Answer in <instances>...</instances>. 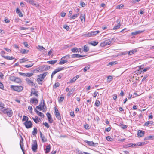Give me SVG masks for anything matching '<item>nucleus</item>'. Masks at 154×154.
<instances>
[{"label":"nucleus","instance_id":"51","mask_svg":"<svg viewBox=\"0 0 154 154\" xmlns=\"http://www.w3.org/2000/svg\"><path fill=\"white\" fill-rule=\"evenodd\" d=\"M36 109H39L40 111L42 110V109H43L42 108V106H41L38 105L36 107Z\"/></svg>","mask_w":154,"mask_h":154},{"label":"nucleus","instance_id":"37","mask_svg":"<svg viewBox=\"0 0 154 154\" xmlns=\"http://www.w3.org/2000/svg\"><path fill=\"white\" fill-rule=\"evenodd\" d=\"M29 119V118L28 117L25 116H23V118L22 119L23 121H28V120Z\"/></svg>","mask_w":154,"mask_h":154},{"label":"nucleus","instance_id":"1","mask_svg":"<svg viewBox=\"0 0 154 154\" xmlns=\"http://www.w3.org/2000/svg\"><path fill=\"white\" fill-rule=\"evenodd\" d=\"M1 110L2 112L3 113L6 114L9 117H11L12 116L13 112L11 109L10 108H5L1 109Z\"/></svg>","mask_w":154,"mask_h":154},{"label":"nucleus","instance_id":"35","mask_svg":"<svg viewBox=\"0 0 154 154\" xmlns=\"http://www.w3.org/2000/svg\"><path fill=\"white\" fill-rule=\"evenodd\" d=\"M77 17V14H76L74 15H73L72 16H71L70 18V20L75 19Z\"/></svg>","mask_w":154,"mask_h":154},{"label":"nucleus","instance_id":"28","mask_svg":"<svg viewBox=\"0 0 154 154\" xmlns=\"http://www.w3.org/2000/svg\"><path fill=\"white\" fill-rule=\"evenodd\" d=\"M38 132V130L37 128L36 127H34L33 128V130L32 132V134L33 135H36L37 134Z\"/></svg>","mask_w":154,"mask_h":154},{"label":"nucleus","instance_id":"36","mask_svg":"<svg viewBox=\"0 0 154 154\" xmlns=\"http://www.w3.org/2000/svg\"><path fill=\"white\" fill-rule=\"evenodd\" d=\"M98 42L96 41H93L92 42H91L90 43L92 45L95 46H96L97 45Z\"/></svg>","mask_w":154,"mask_h":154},{"label":"nucleus","instance_id":"58","mask_svg":"<svg viewBox=\"0 0 154 154\" xmlns=\"http://www.w3.org/2000/svg\"><path fill=\"white\" fill-rule=\"evenodd\" d=\"M23 44L25 47H26L27 48L29 47V46L28 45V43L27 42H24Z\"/></svg>","mask_w":154,"mask_h":154},{"label":"nucleus","instance_id":"20","mask_svg":"<svg viewBox=\"0 0 154 154\" xmlns=\"http://www.w3.org/2000/svg\"><path fill=\"white\" fill-rule=\"evenodd\" d=\"M20 146L21 149L23 152L24 154V147L23 145V142H22L21 140H20Z\"/></svg>","mask_w":154,"mask_h":154},{"label":"nucleus","instance_id":"2","mask_svg":"<svg viewBox=\"0 0 154 154\" xmlns=\"http://www.w3.org/2000/svg\"><path fill=\"white\" fill-rule=\"evenodd\" d=\"M11 88L14 91L18 92H21L23 88V87L22 86H17L11 85Z\"/></svg>","mask_w":154,"mask_h":154},{"label":"nucleus","instance_id":"8","mask_svg":"<svg viewBox=\"0 0 154 154\" xmlns=\"http://www.w3.org/2000/svg\"><path fill=\"white\" fill-rule=\"evenodd\" d=\"M38 91H36L35 89L32 88L31 89L30 96H32L33 95H34L37 97H38L39 95L38 94Z\"/></svg>","mask_w":154,"mask_h":154},{"label":"nucleus","instance_id":"49","mask_svg":"<svg viewBox=\"0 0 154 154\" xmlns=\"http://www.w3.org/2000/svg\"><path fill=\"white\" fill-rule=\"evenodd\" d=\"M64 97L63 96H61L60 97V99H59L58 100V101L59 102H62L63 101V100H64Z\"/></svg>","mask_w":154,"mask_h":154},{"label":"nucleus","instance_id":"17","mask_svg":"<svg viewBox=\"0 0 154 154\" xmlns=\"http://www.w3.org/2000/svg\"><path fill=\"white\" fill-rule=\"evenodd\" d=\"M77 79V75L73 77L72 79H71L69 82H67L69 84V83H72L74 82Z\"/></svg>","mask_w":154,"mask_h":154},{"label":"nucleus","instance_id":"4","mask_svg":"<svg viewBox=\"0 0 154 154\" xmlns=\"http://www.w3.org/2000/svg\"><path fill=\"white\" fill-rule=\"evenodd\" d=\"M65 69H66V68H65V67H59L56 69L53 72L51 76V78H52L53 76L57 73Z\"/></svg>","mask_w":154,"mask_h":154},{"label":"nucleus","instance_id":"31","mask_svg":"<svg viewBox=\"0 0 154 154\" xmlns=\"http://www.w3.org/2000/svg\"><path fill=\"white\" fill-rule=\"evenodd\" d=\"M14 82L17 83H21L22 82V81L19 78L16 77Z\"/></svg>","mask_w":154,"mask_h":154},{"label":"nucleus","instance_id":"22","mask_svg":"<svg viewBox=\"0 0 154 154\" xmlns=\"http://www.w3.org/2000/svg\"><path fill=\"white\" fill-rule=\"evenodd\" d=\"M153 123L154 122L153 121H147L144 124V126H148L150 125H153Z\"/></svg>","mask_w":154,"mask_h":154},{"label":"nucleus","instance_id":"27","mask_svg":"<svg viewBox=\"0 0 154 154\" xmlns=\"http://www.w3.org/2000/svg\"><path fill=\"white\" fill-rule=\"evenodd\" d=\"M4 58L7 59V60H12L14 59V57H13L12 56H2Z\"/></svg>","mask_w":154,"mask_h":154},{"label":"nucleus","instance_id":"34","mask_svg":"<svg viewBox=\"0 0 154 154\" xmlns=\"http://www.w3.org/2000/svg\"><path fill=\"white\" fill-rule=\"evenodd\" d=\"M123 129H125L127 127V126L126 125H123L122 123H120L119 125Z\"/></svg>","mask_w":154,"mask_h":154},{"label":"nucleus","instance_id":"57","mask_svg":"<svg viewBox=\"0 0 154 154\" xmlns=\"http://www.w3.org/2000/svg\"><path fill=\"white\" fill-rule=\"evenodd\" d=\"M60 86V83L59 82L55 83L54 85L55 88H57Z\"/></svg>","mask_w":154,"mask_h":154},{"label":"nucleus","instance_id":"15","mask_svg":"<svg viewBox=\"0 0 154 154\" xmlns=\"http://www.w3.org/2000/svg\"><path fill=\"white\" fill-rule=\"evenodd\" d=\"M34 111L36 112V113L38 115L40 116V117H42V118L44 117V114L38 111V110L36 109V108L34 109Z\"/></svg>","mask_w":154,"mask_h":154},{"label":"nucleus","instance_id":"33","mask_svg":"<svg viewBox=\"0 0 154 154\" xmlns=\"http://www.w3.org/2000/svg\"><path fill=\"white\" fill-rule=\"evenodd\" d=\"M68 62V61L66 60H61L60 61L59 63V64L60 65L63 64Z\"/></svg>","mask_w":154,"mask_h":154},{"label":"nucleus","instance_id":"14","mask_svg":"<svg viewBox=\"0 0 154 154\" xmlns=\"http://www.w3.org/2000/svg\"><path fill=\"white\" fill-rule=\"evenodd\" d=\"M117 22L118 23V24L116 25L113 28V30H116L120 28L121 26L120 22L119 20H117Z\"/></svg>","mask_w":154,"mask_h":154},{"label":"nucleus","instance_id":"25","mask_svg":"<svg viewBox=\"0 0 154 154\" xmlns=\"http://www.w3.org/2000/svg\"><path fill=\"white\" fill-rule=\"evenodd\" d=\"M57 61V60H52L48 61H47V63L49 64L54 65L55 64Z\"/></svg>","mask_w":154,"mask_h":154},{"label":"nucleus","instance_id":"52","mask_svg":"<svg viewBox=\"0 0 154 154\" xmlns=\"http://www.w3.org/2000/svg\"><path fill=\"white\" fill-rule=\"evenodd\" d=\"M150 69V67H146L144 69H143V71H141L142 72H143V73L144 72H145L147 70L149 69Z\"/></svg>","mask_w":154,"mask_h":154},{"label":"nucleus","instance_id":"63","mask_svg":"<svg viewBox=\"0 0 154 154\" xmlns=\"http://www.w3.org/2000/svg\"><path fill=\"white\" fill-rule=\"evenodd\" d=\"M77 57V54H73L71 55V58H74Z\"/></svg>","mask_w":154,"mask_h":154},{"label":"nucleus","instance_id":"23","mask_svg":"<svg viewBox=\"0 0 154 154\" xmlns=\"http://www.w3.org/2000/svg\"><path fill=\"white\" fill-rule=\"evenodd\" d=\"M91 32L92 36L93 37L97 35V34L100 33V32L99 31H91Z\"/></svg>","mask_w":154,"mask_h":154},{"label":"nucleus","instance_id":"10","mask_svg":"<svg viewBox=\"0 0 154 154\" xmlns=\"http://www.w3.org/2000/svg\"><path fill=\"white\" fill-rule=\"evenodd\" d=\"M85 142L89 145L91 146H96V144H98L97 143H94L93 141H89L87 140H86Z\"/></svg>","mask_w":154,"mask_h":154},{"label":"nucleus","instance_id":"11","mask_svg":"<svg viewBox=\"0 0 154 154\" xmlns=\"http://www.w3.org/2000/svg\"><path fill=\"white\" fill-rule=\"evenodd\" d=\"M138 51V49L136 48L133 50H131L128 51V55H131L135 53Z\"/></svg>","mask_w":154,"mask_h":154},{"label":"nucleus","instance_id":"44","mask_svg":"<svg viewBox=\"0 0 154 154\" xmlns=\"http://www.w3.org/2000/svg\"><path fill=\"white\" fill-rule=\"evenodd\" d=\"M43 124L48 128H49L50 127L49 124L46 122L43 123Z\"/></svg>","mask_w":154,"mask_h":154},{"label":"nucleus","instance_id":"42","mask_svg":"<svg viewBox=\"0 0 154 154\" xmlns=\"http://www.w3.org/2000/svg\"><path fill=\"white\" fill-rule=\"evenodd\" d=\"M117 64V62L116 61H115V62H110L108 64L109 65H110L111 66L113 65L114 64Z\"/></svg>","mask_w":154,"mask_h":154},{"label":"nucleus","instance_id":"13","mask_svg":"<svg viewBox=\"0 0 154 154\" xmlns=\"http://www.w3.org/2000/svg\"><path fill=\"white\" fill-rule=\"evenodd\" d=\"M145 31V30L143 31H136L135 32H131V34L132 35H136L137 34H139L141 33H142L144 32Z\"/></svg>","mask_w":154,"mask_h":154},{"label":"nucleus","instance_id":"5","mask_svg":"<svg viewBox=\"0 0 154 154\" xmlns=\"http://www.w3.org/2000/svg\"><path fill=\"white\" fill-rule=\"evenodd\" d=\"M24 125L27 129L31 128L32 126V124L30 121H26L24 123Z\"/></svg>","mask_w":154,"mask_h":154},{"label":"nucleus","instance_id":"56","mask_svg":"<svg viewBox=\"0 0 154 154\" xmlns=\"http://www.w3.org/2000/svg\"><path fill=\"white\" fill-rule=\"evenodd\" d=\"M84 127L86 129H89L90 128V127L89 125L88 124L85 125H84Z\"/></svg>","mask_w":154,"mask_h":154},{"label":"nucleus","instance_id":"39","mask_svg":"<svg viewBox=\"0 0 154 154\" xmlns=\"http://www.w3.org/2000/svg\"><path fill=\"white\" fill-rule=\"evenodd\" d=\"M33 75L32 73H26V76L28 77H30Z\"/></svg>","mask_w":154,"mask_h":154},{"label":"nucleus","instance_id":"21","mask_svg":"<svg viewBox=\"0 0 154 154\" xmlns=\"http://www.w3.org/2000/svg\"><path fill=\"white\" fill-rule=\"evenodd\" d=\"M45 103L44 102V100L43 99H42L40 102V104H39V106H42V108L43 109H45Z\"/></svg>","mask_w":154,"mask_h":154},{"label":"nucleus","instance_id":"26","mask_svg":"<svg viewBox=\"0 0 154 154\" xmlns=\"http://www.w3.org/2000/svg\"><path fill=\"white\" fill-rule=\"evenodd\" d=\"M83 51L85 52H87L89 50V47L88 45H85L84 47Z\"/></svg>","mask_w":154,"mask_h":154},{"label":"nucleus","instance_id":"12","mask_svg":"<svg viewBox=\"0 0 154 154\" xmlns=\"http://www.w3.org/2000/svg\"><path fill=\"white\" fill-rule=\"evenodd\" d=\"M144 131L141 130H139L138 131L137 135L138 137H141L144 135Z\"/></svg>","mask_w":154,"mask_h":154},{"label":"nucleus","instance_id":"16","mask_svg":"<svg viewBox=\"0 0 154 154\" xmlns=\"http://www.w3.org/2000/svg\"><path fill=\"white\" fill-rule=\"evenodd\" d=\"M145 144V142H138L137 143H134V147H135L137 146H140L143 145Z\"/></svg>","mask_w":154,"mask_h":154},{"label":"nucleus","instance_id":"6","mask_svg":"<svg viewBox=\"0 0 154 154\" xmlns=\"http://www.w3.org/2000/svg\"><path fill=\"white\" fill-rule=\"evenodd\" d=\"M38 148V145L37 142L36 140H35L33 142V143L32 145V149L34 152H35Z\"/></svg>","mask_w":154,"mask_h":154},{"label":"nucleus","instance_id":"38","mask_svg":"<svg viewBox=\"0 0 154 154\" xmlns=\"http://www.w3.org/2000/svg\"><path fill=\"white\" fill-rule=\"evenodd\" d=\"M90 68V66L89 65H88L87 66L85 67L83 69V71L84 72H86L87 70L89 69Z\"/></svg>","mask_w":154,"mask_h":154},{"label":"nucleus","instance_id":"47","mask_svg":"<svg viewBox=\"0 0 154 154\" xmlns=\"http://www.w3.org/2000/svg\"><path fill=\"white\" fill-rule=\"evenodd\" d=\"M33 64H33L32 63L31 64L26 65L25 66V67L26 68L30 67L32 66H33Z\"/></svg>","mask_w":154,"mask_h":154},{"label":"nucleus","instance_id":"32","mask_svg":"<svg viewBox=\"0 0 154 154\" xmlns=\"http://www.w3.org/2000/svg\"><path fill=\"white\" fill-rule=\"evenodd\" d=\"M45 67L44 66H42L38 67V69L42 71H45Z\"/></svg>","mask_w":154,"mask_h":154},{"label":"nucleus","instance_id":"40","mask_svg":"<svg viewBox=\"0 0 154 154\" xmlns=\"http://www.w3.org/2000/svg\"><path fill=\"white\" fill-rule=\"evenodd\" d=\"M100 104V102L99 100H96L95 102V105L97 107H98Z\"/></svg>","mask_w":154,"mask_h":154},{"label":"nucleus","instance_id":"24","mask_svg":"<svg viewBox=\"0 0 154 154\" xmlns=\"http://www.w3.org/2000/svg\"><path fill=\"white\" fill-rule=\"evenodd\" d=\"M38 100L37 99L35 98H33L31 99L30 103H35V104H37L38 103Z\"/></svg>","mask_w":154,"mask_h":154},{"label":"nucleus","instance_id":"30","mask_svg":"<svg viewBox=\"0 0 154 154\" xmlns=\"http://www.w3.org/2000/svg\"><path fill=\"white\" fill-rule=\"evenodd\" d=\"M84 35L85 37H89L92 36L91 32H89L86 33V34H84Z\"/></svg>","mask_w":154,"mask_h":154},{"label":"nucleus","instance_id":"3","mask_svg":"<svg viewBox=\"0 0 154 154\" xmlns=\"http://www.w3.org/2000/svg\"><path fill=\"white\" fill-rule=\"evenodd\" d=\"M47 74V72H45L43 74H40L38 76L39 78L37 79V81L39 84L42 85V83H40V82L43 81L45 77L46 76Z\"/></svg>","mask_w":154,"mask_h":154},{"label":"nucleus","instance_id":"55","mask_svg":"<svg viewBox=\"0 0 154 154\" xmlns=\"http://www.w3.org/2000/svg\"><path fill=\"white\" fill-rule=\"evenodd\" d=\"M63 28L67 30H68L69 29V26L66 25H65L64 26Z\"/></svg>","mask_w":154,"mask_h":154},{"label":"nucleus","instance_id":"50","mask_svg":"<svg viewBox=\"0 0 154 154\" xmlns=\"http://www.w3.org/2000/svg\"><path fill=\"white\" fill-rule=\"evenodd\" d=\"M42 141L43 142H46L47 141V139L45 138V136H43L42 138H41Z\"/></svg>","mask_w":154,"mask_h":154},{"label":"nucleus","instance_id":"9","mask_svg":"<svg viewBox=\"0 0 154 154\" xmlns=\"http://www.w3.org/2000/svg\"><path fill=\"white\" fill-rule=\"evenodd\" d=\"M25 80L27 83L29 85L31 86H35V84H34L32 81H31V80L28 78H26Z\"/></svg>","mask_w":154,"mask_h":154},{"label":"nucleus","instance_id":"45","mask_svg":"<svg viewBox=\"0 0 154 154\" xmlns=\"http://www.w3.org/2000/svg\"><path fill=\"white\" fill-rule=\"evenodd\" d=\"M26 59L25 58H23V59H20V63H22L23 62H26L28 60H25Z\"/></svg>","mask_w":154,"mask_h":154},{"label":"nucleus","instance_id":"64","mask_svg":"<svg viewBox=\"0 0 154 154\" xmlns=\"http://www.w3.org/2000/svg\"><path fill=\"white\" fill-rule=\"evenodd\" d=\"M80 4L81 6L82 7H84L85 5V4L83 2H81Z\"/></svg>","mask_w":154,"mask_h":154},{"label":"nucleus","instance_id":"54","mask_svg":"<svg viewBox=\"0 0 154 154\" xmlns=\"http://www.w3.org/2000/svg\"><path fill=\"white\" fill-rule=\"evenodd\" d=\"M47 116L48 119H50V118H51V114L49 112H47L46 114Z\"/></svg>","mask_w":154,"mask_h":154},{"label":"nucleus","instance_id":"53","mask_svg":"<svg viewBox=\"0 0 154 154\" xmlns=\"http://www.w3.org/2000/svg\"><path fill=\"white\" fill-rule=\"evenodd\" d=\"M15 78H16V77H15L14 76H12L10 77V79L11 80L13 81L14 82L15 80Z\"/></svg>","mask_w":154,"mask_h":154},{"label":"nucleus","instance_id":"18","mask_svg":"<svg viewBox=\"0 0 154 154\" xmlns=\"http://www.w3.org/2000/svg\"><path fill=\"white\" fill-rule=\"evenodd\" d=\"M32 119L34 122L36 123H37L38 122H41V120L40 118L37 116H35V118L32 117Z\"/></svg>","mask_w":154,"mask_h":154},{"label":"nucleus","instance_id":"41","mask_svg":"<svg viewBox=\"0 0 154 154\" xmlns=\"http://www.w3.org/2000/svg\"><path fill=\"white\" fill-rule=\"evenodd\" d=\"M123 6L124 5H123L122 4H120L117 5L116 7V8L117 9H119L122 8L123 7Z\"/></svg>","mask_w":154,"mask_h":154},{"label":"nucleus","instance_id":"61","mask_svg":"<svg viewBox=\"0 0 154 154\" xmlns=\"http://www.w3.org/2000/svg\"><path fill=\"white\" fill-rule=\"evenodd\" d=\"M66 14V13L64 12H61L60 13V16L62 17H64L65 16Z\"/></svg>","mask_w":154,"mask_h":154},{"label":"nucleus","instance_id":"43","mask_svg":"<svg viewBox=\"0 0 154 154\" xmlns=\"http://www.w3.org/2000/svg\"><path fill=\"white\" fill-rule=\"evenodd\" d=\"M27 2L29 3L30 4H31L32 5H33V4H34V1L33 0H26Z\"/></svg>","mask_w":154,"mask_h":154},{"label":"nucleus","instance_id":"48","mask_svg":"<svg viewBox=\"0 0 154 154\" xmlns=\"http://www.w3.org/2000/svg\"><path fill=\"white\" fill-rule=\"evenodd\" d=\"M45 67V71L47 70L48 69H49L50 68V67L48 65H44Z\"/></svg>","mask_w":154,"mask_h":154},{"label":"nucleus","instance_id":"62","mask_svg":"<svg viewBox=\"0 0 154 154\" xmlns=\"http://www.w3.org/2000/svg\"><path fill=\"white\" fill-rule=\"evenodd\" d=\"M73 93V91L70 90L67 94V96H69L70 95Z\"/></svg>","mask_w":154,"mask_h":154},{"label":"nucleus","instance_id":"29","mask_svg":"<svg viewBox=\"0 0 154 154\" xmlns=\"http://www.w3.org/2000/svg\"><path fill=\"white\" fill-rule=\"evenodd\" d=\"M80 19L81 21L82 22H84L85 21V15H80Z\"/></svg>","mask_w":154,"mask_h":154},{"label":"nucleus","instance_id":"46","mask_svg":"<svg viewBox=\"0 0 154 154\" xmlns=\"http://www.w3.org/2000/svg\"><path fill=\"white\" fill-rule=\"evenodd\" d=\"M4 104L2 102H0V107H1V109L5 108L4 107Z\"/></svg>","mask_w":154,"mask_h":154},{"label":"nucleus","instance_id":"59","mask_svg":"<svg viewBox=\"0 0 154 154\" xmlns=\"http://www.w3.org/2000/svg\"><path fill=\"white\" fill-rule=\"evenodd\" d=\"M77 50V48L75 47L74 48L72 49H71V51L72 52H76V50Z\"/></svg>","mask_w":154,"mask_h":154},{"label":"nucleus","instance_id":"60","mask_svg":"<svg viewBox=\"0 0 154 154\" xmlns=\"http://www.w3.org/2000/svg\"><path fill=\"white\" fill-rule=\"evenodd\" d=\"M19 74L20 75H22V76H24V77H26V73H22V72H19Z\"/></svg>","mask_w":154,"mask_h":154},{"label":"nucleus","instance_id":"19","mask_svg":"<svg viewBox=\"0 0 154 154\" xmlns=\"http://www.w3.org/2000/svg\"><path fill=\"white\" fill-rule=\"evenodd\" d=\"M51 149V146L50 145H48L46 146V148L45 149V152L46 153H48L50 151Z\"/></svg>","mask_w":154,"mask_h":154},{"label":"nucleus","instance_id":"7","mask_svg":"<svg viewBox=\"0 0 154 154\" xmlns=\"http://www.w3.org/2000/svg\"><path fill=\"white\" fill-rule=\"evenodd\" d=\"M112 40L111 39L106 40L103 43H101V45L102 46H105L109 45L111 43Z\"/></svg>","mask_w":154,"mask_h":154}]
</instances>
